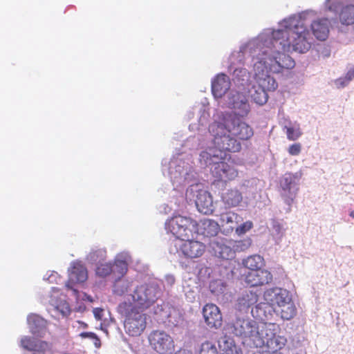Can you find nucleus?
I'll return each mask as SVG.
<instances>
[{
    "label": "nucleus",
    "instance_id": "31",
    "mask_svg": "<svg viewBox=\"0 0 354 354\" xmlns=\"http://www.w3.org/2000/svg\"><path fill=\"white\" fill-rule=\"evenodd\" d=\"M33 354H51V345L46 341H37Z\"/></svg>",
    "mask_w": 354,
    "mask_h": 354
},
{
    "label": "nucleus",
    "instance_id": "11",
    "mask_svg": "<svg viewBox=\"0 0 354 354\" xmlns=\"http://www.w3.org/2000/svg\"><path fill=\"white\" fill-rule=\"evenodd\" d=\"M88 273L86 267L79 262L73 263L68 274V280L66 283L68 289L71 290L75 296H78V291L73 288L72 284L82 283L86 281Z\"/></svg>",
    "mask_w": 354,
    "mask_h": 354
},
{
    "label": "nucleus",
    "instance_id": "29",
    "mask_svg": "<svg viewBox=\"0 0 354 354\" xmlns=\"http://www.w3.org/2000/svg\"><path fill=\"white\" fill-rule=\"evenodd\" d=\"M131 286V283L126 279H118L113 285V292L118 295L125 294Z\"/></svg>",
    "mask_w": 354,
    "mask_h": 354
},
{
    "label": "nucleus",
    "instance_id": "44",
    "mask_svg": "<svg viewBox=\"0 0 354 354\" xmlns=\"http://www.w3.org/2000/svg\"><path fill=\"white\" fill-rule=\"evenodd\" d=\"M77 323L80 324V326L82 328H86L88 327V324L84 323V322L82 321H77Z\"/></svg>",
    "mask_w": 354,
    "mask_h": 354
},
{
    "label": "nucleus",
    "instance_id": "42",
    "mask_svg": "<svg viewBox=\"0 0 354 354\" xmlns=\"http://www.w3.org/2000/svg\"><path fill=\"white\" fill-rule=\"evenodd\" d=\"M348 81L345 77H340L335 81L336 85L338 88H342L347 86L349 84Z\"/></svg>",
    "mask_w": 354,
    "mask_h": 354
},
{
    "label": "nucleus",
    "instance_id": "19",
    "mask_svg": "<svg viewBox=\"0 0 354 354\" xmlns=\"http://www.w3.org/2000/svg\"><path fill=\"white\" fill-rule=\"evenodd\" d=\"M196 205L198 210L204 214H209L213 212V199L207 191H201L197 194Z\"/></svg>",
    "mask_w": 354,
    "mask_h": 354
},
{
    "label": "nucleus",
    "instance_id": "10",
    "mask_svg": "<svg viewBox=\"0 0 354 354\" xmlns=\"http://www.w3.org/2000/svg\"><path fill=\"white\" fill-rule=\"evenodd\" d=\"M233 243V239L218 237L213 240L209 245L214 256L228 260L234 257Z\"/></svg>",
    "mask_w": 354,
    "mask_h": 354
},
{
    "label": "nucleus",
    "instance_id": "4",
    "mask_svg": "<svg viewBox=\"0 0 354 354\" xmlns=\"http://www.w3.org/2000/svg\"><path fill=\"white\" fill-rule=\"evenodd\" d=\"M279 330V325L274 323H261L257 326L254 345L257 348L266 346L272 351L281 349L286 344V339L277 335Z\"/></svg>",
    "mask_w": 354,
    "mask_h": 354
},
{
    "label": "nucleus",
    "instance_id": "1",
    "mask_svg": "<svg viewBox=\"0 0 354 354\" xmlns=\"http://www.w3.org/2000/svg\"><path fill=\"white\" fill-rule=\"evenodd\" d=\"M307 29L300 17L283 19L279 28L272 32L271 37L258 42V54L253 66L254 77L259 87L266 91H274L278 84L269 73H282L295 66L294 59L286 52L301 53L308 51L310 44L306 39Z\"/></svg>",
    "mask_w": 354,
    "mask_h": 354
},
{
    "label": "nucleus",
    "instance_id": "12",
    "mask_svg": "<svg viewBox=\"0 0 354 354\" xmlns=\"http://www.w3.org/2000/svg\"><path fill=\"white\" fill-rule=\"evenodd\" d=\"M207 326L210 328H218L222 326L223 317L219 308L214 304H206L202 310Z\"/></svg>",
    "mask_w": 354,
    "mask_h": 354
},
{
    "label": "nucleus",
    "instance_id": "33",
    "mask_svg": "<svg viewBox=\"0 0 354 354\" xmlns=\"http://www.w3.org/2000/svg\"><path fill=\"white\" fill-rule=\"evenodd\" d=\"M128 270V264L125 260L116 259L113 264V273H118L120 276L124 275Z\"/></svg>",
    "mask_w": 354,
    "mask_h": 354
},
{
    "label": "nucleus",
    "instance_id": "17",
    "mask_svg": "<svg viewBox=\"0 0 354 354\" xmlns=\"http://www.w3.org/2000/svg\"><path fill=\"white\" fill-rule=\"evenodd\" d=\"M230 77L225 74H218L212 82V91L214 96L220 98L225 94L230 88Z\"/></svg>",
    "mask_w": 354,
    "mask_h": 354
},
{
    "label": "nucleus",
    "instance_id": "3",
    "mask_svg": "<svg viewBox=\"0 0 354 354\" xmlns=\"http://www.w3.org/2000/svg\"><path fill=\"white\" fill-rule=\"evenodd\" d=\"M216 149H210L209 151H203L201 156L205 160L206 164L213 165L211 168L212 176L217 181L227 182L233 180L238 176V171L233 165H230L223 160L226 159L227 155H222L223 152L228 151L221 150L215 145Z\"/></svg>",
    "mask_w": 354,
    "mask_h": 354
},
{
    "label": "nucleus",
    "instance_id": "20",
    "mask_svg": "<svg viewBox=\"0 0 354 354\" xmlns=\"http://www.w3.org/2000/svg\"><path fill=\"white\" fill-rule=\"evenodd\" d=\"M329 26L330 21L328 19H322L311 24V30L318 40L324 41L329 34Z\"/></svg>",
    "mask_w": 354,
    "mask_h": 354
},
{
    "label": "nucleus",
    "instance_id": "24",
    "mask_svg": "<svg viewBox=\"0 0 354 354\" xmlns=\"http://www.w3.org/2000/svg\"><path fill=\"white\" fill-rule=\"evenodd\" d=\"M283 131L286 133L287 138L292 141L297 140L302 134L299 125L290 121L285 123Z\"/></svg>",
    "mask_w": 354,
    "mask_h": 354
},
{
    "label": "nucleus",
    "instance_id": "45",
    "mask_svg": "<svg viewBox=\"0 0 354 354\" xmlns=\"http://www.w3.org/2000/svg\"><path fill=\"white\" fill-rule=\"evenodd\" d=\"M225 354H236V353H234L232 349H229V350L225 351Z\"/></svg>",
    "mask_w": 354,
    "mask_h": 354
},
{
    "label": "nucleus",
    "instance_id": "30",
    "mask_svg": "<svg viewBox=\"0 0 354 354\" xmlns=\"http://www.w3.org/2000/svg\"><path fill=\"white\" fill-rule=\"evenodd\" d=\"M113 272V264L109 263H100L95 270V273L100 277H105Z\"/></svg>",
    "mask_w": 354,
    "mask_h": 354
},
{
    "label": "nucleus",
    "instance_id": "6",
    "mask_svg": "<svg viewBox=\"0 0 354 354\" xmlns=\"http://www.w3.org/2000/svg\"><path fill=\"white\" fill-rule=\"evenodd\" d=\"M167 229L180 241L192 238L196 232L198 223L189 217L180 215L174 216L167 223Z\"/></svg>",
    "mask_w": 354,
    "mask_h": 354
},
{
    "label": "nucleus",
    "instance_id": "5",
    "mask_svg": "<svg viewBox=\"0 0 354 354\" xmlns=\"http://www.w3.org/2000/svg\"><path fill=\"white\" fill-rule=\"evenodd\" d=\"M118 312L124 317V328L127 334L132 337L140 335L146 328L147 317L131 303L122 302L118 306Z\"/></svg>",
    "mask_w": 354,
    "mask_h": 354
},
{
    "label": "nucleus",
    "instance_id": "39",
    "mask_svg": "<svg viewBox=\"0 0 354 354\" xmlns=\"http://www.w3.org/2000/svg\"><path fill=\"white\" fill-rule=\"evenodd\" d=\"M82 338H90L94 340V344L96 347L100 346V339L97 337L95 333L92 332H83L80 334Z\"/></svg>",
    "mask_w": 354,
    "mask_h": 354
},
{
    "label": "nucleus",
    "instance_id": "9",
    "mask_svg": "<svg viewBox=\"0 0 354 354\" xmlns=\"http://www.w3.org/2000/svg\"><path fill=\"white\" fill-rule=\"evenodd\" d=\"M177 248L179 254L189 259L202 257L206 250L205 243L191 238L180 240Z\"/></svg>",
    "mask_w": 354,
    "mask_h": 354
},
{
    "label": "nucleus",
    "instance_id": "28",
    "mask_svg": "<svg viewBox=\"0 0 354 354\" xmlns=\"http://www.w3.org/2000/svg\"><path fill=\"white\" fill-rule=\"evenodd\" d=\"M280 314L283 319L289 320L296 315V308L294 304L290 302V299L286 303L279 306V309L276 310Z\"/></svg>",
    "mask_w": 354,
    "mask_h": 354
},
{
    "label": "nucleus",
    "instance_id": "21",
    "mask_svg": "<svg viewBox=\"0 0 354 354\" xmlns=\"http://www.w3.org/2000/svg\"><path fill=\"white\" fill-rule=\"evenodd\" d=\"M28 322L30 332L34 335L42 337V333L44 332L46 326V320L39 315H32L28 316Z\"/></svg>",
    "mask_w": 354,
    "mask_h": 354
},
{
    "label": "nucleus",
    "instance_id": "27",
    "mask_svg": "<svg viewBox=\"0 0 354 354\" xmlns=\"http://www.w3.org/2000/svg\"><path fill=\"white\" fill-rule=\"evenodd\" d=\"M243 264L248 271H253L262 268L264 266V259L260 255H252L245 259Z\"/></svg>",
    "mask_w": 354,
    "mask_h": 354
},
{
    "label": "nucleus",
    "instance_id": "22",
    "mask_svg": "<svg viewBox=\"0 0 354 354\" xmlns=\"http://www.w3.org/2000/svg\"><path fill=\"white\" fill-rule=\"evenodd\" d=\"M200 230L204 236L212 237L218 234L220 225L214 220L205 218L201 221Z\"/></svg>",
    "mask_w": 354,
    "mask_h": 354
},
{
    "label": "nucleus",
    "instance_id": "25",
    "mask_svg": "<svg viewBox=\"0 0 354 354\" xmlns=\"http://www.w3.org/2000/svg\"><path fill=\"white\" fill-rule=\"evenodd\" d=\"M340 22L344 25L354 24V5L350 4L342 8L339 14Z\"/></svg>",
    "mask_w": 354,
    "mask_h": 354
},
{
    "label": "nucleus",
    "instance_id": "18",
    "mask_svg": "<svg viewBox=\"0 0 354 354\" xmlns=\"http://www.w3.org/2000/svg\"><path fill=\"white\" fill-rule=\"evenodd\" d=\"M242 201V193L236 188L228 189L221 195V201L229 209L238 207Z\"/></svg>",
    "mask_w": 354,
    "mask_h": 354
},
{
    "label": "nucleus",
    "instance_id": "23",
    "mask_svg": "<svg viewBox=\"0 0 354 354\" xmlns=\"http://www.w3.org/2000/svg\"><path fill=\"white\" fill-rule=\"evenodd\" d=\"M300 175L298 174H286L281 181V185L284 191L293 192L298 189L297 185L299 184Z\"/></svg>",
    "mask_w": 354,
    "mask_h": 354
},
{
    "label": "nucleus",
    "instance_id": "46",
    "mask_svg": "<svg viewBox=\"0 0 354 354\" xmlns=\"http://www.w3.org/2000/svg\"><path fill=\"white\" fill-rule=\"evenodd\" d=\"M350 216H351L352 218H354V210H353V211H351V212H350Z\"/></svg>",
    "mask_w": 354,
    "mask_h": 354
},
{
    "label": "nucleus",
    "instance_id": "32",
    "mask_svg": "<svg viewBox=\"0 0 354 354\" xmlns=\"http://www.w3.org/2000/svg\"><path fill=\"white\" fill-rule=\"evenodd\" d=\"M268 91L261 89L259 87V89L255 90L254 93L252 94V97L257 104L263 105L268 101Z\"/></svg>",
    "mask_w": 354,
    "mask_h": 354
},
{
    "label": "nucleus",
    "instance_id": "13",
    "mask_svg": "<svg viewBox=\"0 0 354 354\" xmlns=\"http://www.w3.org/2000/svg\"><path fill=\"white\" fill-rule=\"evenodd\" d=\"M245 283L250 286H261L270 283L272 281V274L267 270L248 271L245 274Z\"/></svg>",
    "mask_w": 354,
    "mask_h": 354
},
{
    "label": "nucleus",
    "instance_id": "16",
    "mask_svg": "<svg viewBox=\"0 0 354 354\" xmlns=\"http://www.w3.org/2000/svg\"><path fill=\"white\" fill-rule=\"evenodd\" d=\"M265 300L271 306L278 307L289 300L288 292L280 288H272L266 290L263 295Z\"/></svg>",
    "mask_w": 354,
    "mask_h": 354
},
{
    "label": "nucleus",
    "instance_id": "2",
    "mask_svg": "<svg viewBox=\"0 0 354 354\" xmlns=\"http://www.w3.org/2000/svg\"><path fill=\"white\" fill-rule=\"evenodd\" d=\"M227 104L234 113L223 115L220 121L209 125V131L218 149L236 153L241 149V141L250 139L254 134L252 128L240 118L248 114L250 104L246 96L239 92L231 93Z\"/></svg>",
    "mask_w": 354,
    "mask_h": 354
},
{
    "label": "nucleus",
    "instance_id": "34",
    "mask_svg": "<svg viewBox=\"0 0 354 354\" xmlns=\"http://www.w3.org/2000/svg\"><path fill=\"white\" fill-rule=\"evenodd\" d=\"M233 250H234V255L235 256L236 252L245 251L247 249H248L251 244L252 241L251 239H247L245 240H241V241H235L233 240Z\"/></svg>",
    "mask_w": 354,
    "mask_h": 354
},
{
    "label": "nucleus",
    "instance_id": "40",
    "mask_svg": "<svg viewBox=\"0 0 354 354\" xmlns=\"http://www.w3.org/2000/svg\"><path fill=\"white\" fill-rule=\"evenodd\" d=\"M301 145L300 143H294L288 147V151L291 156H298L301 152Z\"/></svg>",
    "mask_w": 354,
    "mask_h": 354
},
{
    "label": "nucleus",
    "instance_id": "41",
    "mask_svg": "<svg viewBox=\"0 0 354 354\" xmlns=\"http://www.w3.org/2000/svg\"><path fill=\"white\" fill-rule=\"evenodd\" d=\"M339 2L337 0H328L327 6L329 10L336 11L338 8Z\"/></svg>",
    "mask_w": 354,
    "mask_h": 354
},
{
    "label": "nucleus",
    "instance_id": "26",
    "mask_svg": "<svg viewBox=\"0 0 354 354\" xmlns=\"http://www.w3.org/2000/svg\"><path fill=\"white\" fill-rule=\"evenodd\" d=\"M258 301V295L252 291L245 292L239 298L238 304L242 309L248 308Z\"/></svg>",
    "mask_w": 354,
    "mask_h": 354
},
{
    "label": "nucleus",
    "instance_id": "47",
    "mask_svg": "<svg viewBox=\"0 0 354 354\" xmlns=\"http://www.w3.org/2000/svg\"><path fill=\"white\" fill-rule=\"evenodd\" d=\"M214 283H212V284L210 285V288H212V286H213V284H214Z\"/></svg>",
    "mask_w": 354,
    "mask_h": 354
},
{
    "label": "nucleus",
    "instance_id": "43",
    "mask_svg": "<svg viewBox=\"0 0 354 354\" xmlns=\"http://www.w3.org/2000/svg\"><path fill=\"white\" fill-rule=\"evenodd\" d=\"M345 77L350 82L354 78V67L348 71L345 75Z\"/></svg>",
    "mask_w": 354,
    "mask_h": 354
},
{
    "label": "nucleus",
    "instance_id": "15",
    "mask_svg": "<svg viewBox=\"0 0 354 354\" xmlns=\"http://www.w3.org/2000/svg\"><path fill=\"white\" fill-rule=\"evenodd\" d=\"M218 216L221 225L227 234L232 233L236 225L243 221L241 216L233 211L223 212Z\"/></svg>",
    "mask_w": 354,
    "mask_h": 354
},
{
    "label": "nucleus",
    "instance_id": "38",
    "mask_svg": "<svg viewBox=\"0 0 354 354\" xmlns=\"http://www.w3.org/2000/svg\"><path fill=\"white\" fill-rule=\"evenodd\" d=\"M200 354H218L215 345L209 342H205L202 344Z\"/></svg>",
    "mask_w": 354,
    "mask_h": 354
},
{
    "label": "nucleus",
    "instance_id": "14",
    "mask_svg": "<svg viewBox=\"0 0 354 354\" xmlns=\"http://www.w3.org/2000/svg\"><path fill=\"white\" fill-rule=\"evenodd\" d=\"M257 324L254 321L248 319L237 320L234 324V330L237 335L249 338L254 344V338L256 336Z\"/></svg>",
    "mask_w": 354,
    "mask_h": 354
},
{
    "label": "nucleus",
    "instance_id": "35",
    "mask_svg": "<svg viewBox=\"0 0 354 354\" xmlns=\"http://www.w3.org/2000/svg\"><path fill=\"white\" fill-rule=\"evenodd\" d=\"M253 227V223L251 221H247L237 225L234 230L238 236L245 234L246 232L250 231Z\"/></svg>",
    "mask_w": 354,
    "mask_h": 354
},
{
    "label": "nucleus",
    "instance_id": "36",
    "mask_svg": "<svg viewBox=\"0 0 354 354\" xmlns=\"http://www.w3.org/2000/svg\"><path fill=\"white\" fill-rule=\"evenodd\" d=\"M106 254V250L102 248L92 250L89 252L88 258L92 261H97V260L103 259L105 258Z\"/></svg>",
    "mask_w": 354,
    "mask_h": 354
},
{
    "label": "nucleus",
    "instance_id": "7",
    "mask_svg": "<svg viewBox=\"0 0 354 354\" xmlns=\"http://www.w3.org/2000/svg\"><path fill=\"white\" fill-rule=\"evenodd\" d=\"M160 295V290L158 286L145 283L136 288L132 294V298L138 308L147 309L157 301Z\"/></svg>",
    "mask_w": 354,
    "mask_h": 354
},
{
    "label": "nucleus",
    "instance_id": "37",
    "mask_svg": "<svg viewBox=\"0 0 354 354\" xmlns=\"http://www.w3.org/2000/svg\"><path fill=\"white\" fill-rule=\"evenodd\" d=\"M37 341L30 337H23L21 339V346L23 347L24 349L30 351H32L34 350V348L35 347V344Z\"/></svg>",
    "mask_w": 354,
    "mask_h": 354
},
{
    "label": "nucleus",
    "instance_id": "8",
    "mask_svg": "<svg viewBox=\"0 0 354 354\" xmlns=\"http://www.w3.org/2000/svg\"><path fill=\"white\" fill-rule=\"evenodd\" d=\"M151 348L158 354H172L175 350L173 338L164 330H153L149 335Z\"/></svg>",
    "mask_w": 354,
    "mask_h": 354
}]
</instances>
